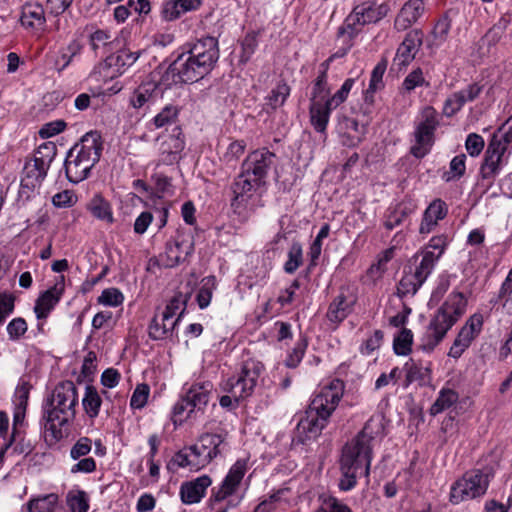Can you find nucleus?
<instances>
[{
    "label": "nucleus",
    "mask_w": 512,
    "mask_h": 512,
    "mask_svg": "<svg viewBox=\"0 0 512 512\" xmlns=\"http://www.w3.org/2000/svg\"><path fill=\"white\" fill-rule=\"evenodd\" d=\"M219 57L218 39L213 36L185 43L159 82H143L134 91L130 100L132 106L141 108L146 103H155L172 84H192L202 80L214 70Z\"/></svg>",
    "instance_id": "obj_1"
},
{
    "label": "nucleus",
    "mask_w": 512,
    "mask_h": 512,
    "mask_svg": "<svg viewBox=\"0 0 512 512\" xmlns=\"http://www.w3.org/2000/svg\"><path fill=\"white\" fill-rule=\"evenodd\" d=\"M381 425L373 419L368 420L357 436L342 449L340 458L341 478L339 489L350 491L357 484V477H368L372 460L371 442L375 438L374 431H380Z\"/></svg>",
    "instance_id": "obj_2"
},
{
    "label": "nucleus",
    "mask_w": 512,
    "mask_h": 512,
    "mask_svg": "<svg viewBox=\"0 0 512 512\" xmlns=\"http://www.w3.org/2000/svg\"><path fill=\"white\" fill-rule=\"evenodd\" d=\"M344 388L342 380L334 379L312 399L296 426L295 439L298 443L305 445L321 435L343 396Z\"/></svg>",
    "instance_id": "obj_3"
},
{
    "label": "nucleus",
    "mask_w": 512,
    "mask_h": 512,
    "mask_svg": "<svg viewBox=\"0 0 512 512\" xmlns=\"http://www.w3.org/2000/svg\"><path fill=\"white\" fill-rule=\"evenodd\" d=\"M77 404V388L72 381L65 380L55 386L42 406L41 421L44 423L46 438L58 442L64 437L62 428L75 419Z\"/></svg>",
    "instance_id": "obj_4"
},
{
    "label": "nucleus",
    "mask_w": 512,
    "mask_h": 512,
    "mask_svg": "<svg viewBox=\"0 0 512 512\" xmlns=\"http://www.w3.org/2000/svg\"><path fill=\"white\" fill-rule=\"evenodd\" d=\"M103 151L102 136L98 131H89L67 152L64 160L66 178L78 184L86 180L92 168L100 161Z\"/></svg>",
    "instance_id": "obj_5"
},
{
    "label": "nucleus",
    "mask_w": 512,
    "mask_h": 512,
    "mask_svg": "<svg viewBox=\"0 0 512 512\" xmlns=\"http://www.w3.org/2000/svg\"><path fill=\"white\" fill-rule=\"evenodd\" d=\"M466 306L467 299L462 292L451 293L430 320L420 349L428 353L432 352L464 314Z\"/></svg>",
    "instance_id": "obj_6"
},
{
    "label": "nucleus",
    "mask_w": 512,
    "mask_h": 512,
    "mask_svg": "<svg viewBox=\"0 0 512 512\" xmlns=\"http://www.w3.org/2000/svg\"><path fill=\"white\" fill-rule=\"evenodd\" d=\"M437 256L433 251L419 250L404 267L403 276L397 285L396 295L403 299L407 295H415L431 275L437 264Z\"/></svg>",
    "instance_id": "obj_7"
},
{
    "label": "nucleus",
    "mask_w": 512,
    "mask_h": 512,
    "mask_svg": "<svg viewBox=\"0 0 512 512\" xmlns=\"http://www.w3.org/2000/svg\"><path fill=\"white\" fill-rule=\"evenodd\" d=\"M264 366L261 362L248 359L243 362L237 377H230L224 384L223 390L233 397L244 400L250 397L257 385Z\"/></svg>",
    "instance_id": "obj_8"
},
{
    "label": "nucleus",
    "mask_w": 512,
    "mask_h": 512,
    "mask_svg": "<svg viewBox=\"0 0 512 512\" xmlns=\"http://www.w3.org/2000/svg\"><path fill=\"white\" fill-rule=\"evenodd\" d=\"M212 384L202 383L192 385L185 395L176 402L173 408L174 422H182L184 419L197 417L199 412L203 413L210 399Z\"/></svg>",
    "instance_id": "obj_9"
},
{
    "label": "nucleus",
    "mask_w": 512,
    "mask_h": 512,
    "mask_svg": "<svg viewBox=\"0 0 512 512\" xmlns=\"http://www.w3.org/2000/svg\"><path fill=\"white\" fill-rule=\"evenodd\" d=\"M489 485V473L482 470L467 472L451 487L450 502L459 504L467 499H474L484 495Z\"/></svg>",
    "instance_id": "obj_10"
},
{
    "label": "nucleus",
    "mask_w": 512,
    "mask_h": 512,
    "mask_svg": "<svg viewBox=\"0 0 512 512\" xmlns=\"http://www.w3.org/2000/svg\"><path fill=\"white\" fill-rule=\"evenodd\" d=\"M276 155L268 148L254 150L247 155L241 164L240 170L246 176L255 180L261 186L266 184L268 171Z\"/></svg>",
    "instance_id": "obj_11"
},
{
    "label": "nucleus",
    "mask_w": 512,
    "mask_h": 512,
    "mask_svg": "<svg viewBox=\"0 0 512 512\" xmlns=\"http://www.w3.org/2000/svg\"><path fill=\"white\" fill-rule=\"evenodd\" d=\"M505 152L506 148L502 146L496 136H492L480 166V176L482 180H488L487 187L491 186L494 178L500 172Z\"/></svg>",
    "instance_id": "obj_12"
},
{
    "label": "nucleus",
    "mask_w": 512,
    "mask_h": 512,
    "mask_svg": "<svg viewBox=\"0 0 512 512\" xmlns=\"http://www.w3.org/2000/svg\"><path fill=\"white\" fill-rule=\"evenodd\" d=\"M423 36V32L419 29L409 31L397 49L393 66H397L399 70L408 66L421 47Z\"/></svg>",
    "instance_id": "obj_13"
},
{
    "label": "nucleus",
    "mask_w": 512,
    "mask_h": 512,
    "mask_svg": "<svg viewBox=\"0 0 512 512\" xmlns=\"http://www.w3.org/2000/svg\"><path fill=\"white\" fill-rule=\"evenodd\" d=\"M138 59V54L129 50H119L116 54L106 56L100 64V73L107 78L122 75L126 67L131 66Z\"/></svg>",
    "instance_id": "obj_14"
},
{
    "label": "nucleus",
    "mask_w": 512,
    "mask_h": 512,
    "mask_svg": "<svg viewBox=\"0 0 512 512\" xmlns=\"http://www.w3.org/2000/svg\"><path fill=\"white\" fill-rule=\"evenodd\" d=\"M212 480L208 475H202L194 480L183 482L180 487V498L184 504L199 503L205 496L206 489Z\"/></svg>",
    "instance_id": "obj_15"
},
{
    "label": "nucleus",
    "mask_w": 512,
    "mask_h": 512,
    "mask_svg": "<svg viewBox=\"0 0 512 512\" xmlns=\"http://www.w3.org/2000/svg\"><path fill=\"white\" fill-rule=\"evenodd\" d=\"M509 25V20L501 17L477 42V53L480 57L490 55L494 48L504 36Z\"/></svg>",
    "instance_id": "obj_16"
},
{
    "label": "nucleus",
    "mask_w": 512,
    "mask_h": 512,
    "mask_svg": "<svg viewBox=\"0 0 512 512\" xmlns=\"http://www.w3.org/2000/svg\"><path fill=\"white\" fill-rule=\"evenodd\" d=\"M389 10L388 4H377L375 1H364L353 8V12L364 26L379 22L388 14Z\"/></svg>",
    "instance_id": "obj_17"
},
{
    "label": "nucleus",
    "mask_w": 512,
    "mask_h": 512,
    "mask_svg": "<svg viewBox=\"0 0 512 512\" xmlns=\"http://www.w3.org/2000/svg\"><path fill=\"white\" fill-rule=\"evenodd\" d=\"M260 187H262L260 184L240 170V173L231 184V190L234 195L231 203L232 206L247 202Z\"/></svg>",
    "instance_id": "obj_18"
},
{
    "label": "nucleus",
    "mask_w": 512,
    "mask_h": 512,
    "mask_svg": "<svg viewBox=\"0 0 512 512\" xmlns=\"http://www.w3.org/2000/svg\"><path fill=\"white\" fill-rule=\"evenodd\" d=\"M448 208L441 199L433 200L423 213L422 221L419 227L420 234H428L434 230L438 221L446 217Z\"/></svg>",
    "instance_id": "obj_19"
},
{
    "label": "nucleus",
    "mask_w": 512,
    "mask_h": 512,
    "mask_svg": "<svg viewBox=\"0 0 512 512\" xmlns=\"http://www.w3.org/2000/svg\"><path fill=\"white\" fill-rule=\"evenodd\" d=\"M424 12L423 0L407 1L394 21V27L398 31H404L415 23Z\"/></svg>",
    "instance_id": "obj_20"
},
{
    "label": "nucleus",
    "mask_w": 512,
    "mask_h": 512,
    "mask_svg": "<svg viewBox=\"0 0 512 512\" xmlns=\"http://www.w3.org/2000/svg\"><path fill=\"white\" fill-rule=\"evenodd\" d=\"M64 288H57V285L47 289L37 298L34 312L37 319H46L61 299Z\"/></svg>",
    "instance_id": "obj_21"
},
{
    "label": "nucleus",
    "mask_w": 512,
    "mask_h": 512,
    "mask_svg": "<svg viewBox=\"0 0 512 512\" xmlns=\"http://www.w3.org/2000/svg\"><path fill=\"white\" fill-rule=\"evenodd\" d=\"M354 304L355 299H348L343 292L339 293L328 307L327 319L334 324L341 323L352 313Z\"/></svg>",
    "instance_id": "obj_22"
},
{
    "label": "nucleus",
    "mask_w": 512,
    "mask_h": 512,
    "mask_svg": "<svg viewBox=\"0 0 512 512\" xmlns=\"http://www.w3.org/2000/svg\"><path fill=\"white\" fill-rule=\"evenodd\" d=\"M434 133L435 129L418 124L414 132L416 144L410 148L411 155L417 159L424 158L434 143Z\"/></svg>",
    "instance_id": "obj_23"
},
{
    "label": "nucleus",
    "mask_w": 512,
    "mask_h": 512,
    "mask_svg": "<svg viewBox=\"0 0 512 512\" xmlns=\"http://www.w3.org/2000/svg\"><path fill=\"white\" fill-rule=\"evenodd\" d=\"M21 25L25 28H40L46 23L43 6L37 2H26L21 7Z\"/></svg>",
    "instance_id": "obj_24"
},
{
    "label": "nucleus",
    "mask_w": 512,
    "mask_h": 512,
    "mask_svg": "<svg viewBox=\"0 0 512 512\" xmlns=\"http://www.w3.org/2000/svg\"><path fill=\"white\" fill-rule=\"evenodd\" d=\"M335 109L328 106V102H313L309 106L310 123L318 133H325L331 111Z\"/></svg>",
    "instance_id": "obj_25"
},
{
    "label": "nucleus",
    "mask_w": 512,
    "mask_h": 512,
    "mask_svg": "<svg viewBox=\"0 0 512 512\" xmlns=\"http://www.w3.org/2000/svg\"><path fill=\"white\" fill-rule=\"evenodd\" d=\"M404 369L406 370L405 381L403 384L405 388L414 382H417L420 386H425L431 380L430 368L423 367L412 358L406 362Z\"/></svg>",
    "instance_id": "obj_26"
},
{
    "label": "nucleus",
    "mask_w": 512,
    "mask_h": 512,
    "mask_svg": "<svg viewBox=\"0 0 512 512\" xmlns=\"http://www.w3.org/2000/svg\"><path fill=\"white\" fill-rule=\"evenodd\" d=\"M86 209L98 220L109 224L114 222L111 204L102 194H95L86 204Z\"/></svg>",
    "instance_id": "obj_27"
},
{
    "label": "nucleus",
    "mask_w": 512,
    "mask_h": 512,
    "mask_svg": "<svg viewBox=\"0 0 512 512\" xmlns=\"http://www.w3.org/2000/svg\"><path fill=\"white\" fill-rule=\"evenodd\" d=\"M198 445L202 452L211 454L213 460L223 453L225 437L220 434L204 433L199 437Z\"/></svg>",
    "instance_id": "obj_28"
},
{
    "label": "nucleus",
    "mask_w": 512,
    "mask_h": 512,
    "mask_svg": "<svg viewBox=\"0 0 512 512\" xmlns=\"http://www.w3.org/2000/svg\"><path fill=\"white\" fill-rule=\"evenodd\" d=\"M40 185L34 183H25L21 180L20 188L18 191L17 205L19 207L27 208L39 204L40 200Z\"/></svg>",
    "instance_id": "obj_29"
},
{
    "label": "nucleus",
    "mask_w": 512,
    "mask_h": 512,
    "mask_svg": "<svg viewBox=\"0 0 512 512\" xmlns=\"http://www.w3.org/2000/svg\"><path fill=\"white\" fill-rule=\"evenodd\" d=\"M184 148V142L178 137L170 136L169 140L161 143V161L165 164H173L180 159V152Z\"/></svg>",
    "instance_id": "obj_30"
},
{
    "label": "nucleus",
    "mask_w": 512,
    "mask_h": 512,
    "mask_svg": "<svg viewBox=\"0 0 512 512\" xmlns=\"http://www.w3.org/2000/svg\"><path fill=\"white\" fill-rule=\"evenodd\" d=\"M101 404L102 399L97 389L93 385H87L82 405L89 418L93 419L99 415Z\"/></svg>",
    "instance_id": "obj_31"
},
{
    "label": "nucleus",
    "mask_w": 512,
    "mask_h": 512,
    "mask_svg": "<svg viewBox=\"0 0 512 512\" xmlns=\"http://www.w3.org/2000/svg\"><path fill=\"white\" fill-rule=\"evenodd\" d=\"M48 169L40 165L39 163H35V160L32 158L29 161H26L21 180L25 183H34L41 185L42 181L47 176Z\"/></svg>",
    "instance_id": "obj_32"
},
{
    "label": "nucleus",
    "mask_w": 512,
    "mask_h": 512,
    "mask_svg": "<svg viewBox=\"0 0 512 512\" xmlns=\"http://www.w3.org/2000/svg\"><path fill=\"white\" fill-rule=\"evenodd\" d=\"M246 469V460L238 459L222 481L225 488H229L235 493L245 475Z\"/></svg>",
    "instance_id": "obj_33"
},
{
    "label": "nucleus",
    "mask_w": 512,
    "mask_h": 512,
    "mask_svg": "<svg viewBox=\"0 0 512 512\" xmlns=\"http://www.w3.org/2000/svg\"><path fill=\"white\" fill-rule=\"evenodd\" d=\"M362 23L359 18L352 11L344 20V23L337 30V37L342 38L344 40H351L354 42V39L360 33L362 27Z\"/></svg>",
    "instance_id": "obj_34"
},
{
    "label": "nucleus",
    "mask_w": 512,
    "mask_h": 512,
    "mask_svg": "<svg viewBox=\"0 0 512 512\" xmlns=\"http://www.w3.org/2000/svg\"><path fill=\"white\" fill-rule=\"evenodd\" d=\"M290 91V86L284 80L279 81L276 87L273 88L266 97V105L269 106L271 110L275 111L277 108L284 105L290 95Z\"/></svg>",
    "instance_id": "obj_35"
},
{
    "label": "nucleus",
    "mask_w": 512,
    "mask_h": 512,
    "mask_svg": "<svg viewBox=\"0 0 512 512\" xmlns=\"http://www.w3.org/2000/svg\"><path fill=\"white\" fill-rule=\"evenodd\" d=\"M168 321H161L158 315H154L148 327V335L152 340L171 339L174 335L173 326L167 325Z\"/></svg>",
    "instance_id": "obj_36"
},
{
    "label": "nucleus",
    "mask_w": 512,
    "mask_h": 512,
    "mask_svg": "<svg viewBox=\"0 0 512 512\" xmlns=\"http://www.w3.org/2000/svg\"><path fill=\"white\" fill-rule=\"evenodd\" d=\"M259 32L250 31L246 33L240 42L241 52L239 54V63L245 65L248 63L258 47Z\"/></svg>",
    "instance_id": "obj_37"
},
{
    "label": "nucleus",
    "mask_w": 512,
    "mask_h": 512,
    "mask_svg": "<svg viewBox=\"0 0 512 512\" xmlns=\"http://www.w3.org/2000/svg\"><path fill=\"white\" fill-rule=\"evenodd\" d=\"M287 261L283 269L287 274H293L303 264V247L299 241H293L287 253Z\"/></svg>",
    "instance_id": "obj_38"
},
{
    "label": "nucleus",
    "mask_w": 512,
    "mask_h": 512,
    "mask_svg": "<svg viewBox=\"0 0 512 512\" xmlns=\"http://www.w3.org/2000/svg\"><path fill=\"white\" fill-rule=\"evenodd\" d=\"M458 393L452 389H442L436 401L430 407V414L435 416L450 408L458 401Z\"/></svg>",
    "instance_id": "obj_39"
},
{
    "label": "nucleus",
    "mask_w": 512,
    "mask_h": 512,
    "mask_svg": "<svg viewBox=\"0 0 512 512\" xmlns=\"http://www.w3.org/2000/svg\"><path fill=\"white\" fill-rule=\"evenodd\" d=\"M57 155V146L54 142L47 141L41 144L35 151L33 159L49 170L51 163Z\"/></svg>",
    "instance_id": "obj_40"
},
{
    "label": "nucleus",
    "mask_w": 512,
    "mask_h": 512,
    "mask_svg": "<svg viewBox=\"0 0 512 512\" xmlns=\"http://www.w3.org/2000/svg\"><path fill=\"white\" fill-rule=\"evenodd\" d=\"M413 333L410 329L402 327L393 340V350L396 355L406 356L411 353Z\"/></svg>",
    "instance_id": "obj_41"
},
{
    "label": "nucleus",
    "mask_w": 512,
    "mask_h": 512,
    "mask_svg": "<svg viewBox=\"0 0 512 512\" xmlns=\"http://www.w3.org/2000/svg\"><path fill=\"white\" fill-rule=\"evenodd\" d=\"M112 36L105 30L98 29L89 37L92 50L97 54L100 49L103 53H109L113 50L114 41Z\"/></svg>",
    "instance_id": "obj_42"
},
{
    "label": "nucleus",
    "mask_w": 512,
    "mask_h": 512,
    "mask_svg": "<svg viewBox=\"0 0 512 512\" xmlns=\"http://www.w3.org/2000/svg\"><path fill=\"white\" fill-rule=\"evenodd\" d=\"M216 288L215 276L204 277L201 281V287L197 293L196 301L200 309H205L211 302L213 290Z\"/></svg>",
    "instance_id": "obj_43"
},
{
    "label": "nucleus",
    "mask_w": 512,
    "mask_h": 512,
    "mask_svg": "<svg viewBox=\"0 0 512 512\" xmlns=\"http://www.w3.org/2000/svg\"><path fill=\"white\" fill-rule=\"evenodd\" d=\"M190 293L177 292L167 303L161 315V321H170L183 305H187Z\"/></svg>",
    "instance_id": "obj_44"
},
{
    "label": "nucleus",
    "mask_w": 512,
    "mask_h": 512,
    "mask_svg": "<svg viewBox=\"0 0 512 512\" xmlns=\"http://www.w3.org/2000/svg\"><path fill=\"white\" fill-rule=\"evenodd\" d=\"M58 503V496L54 493L32 499L28 502L29 512H53Z\"/></svg>",
    "instance_id": "obj_45"
},
{
    "label": "nucleus",
    "mask_w": 512,
    "mask_h": 512,
    "mask_svg": "<svg viewBox=\"0 0 512 512\" xmlns=\"http://www.w3.org/2000/svg\"><path fill=\"white\" fill-rule=\"evenodd\" d=\"M66 501L71 512H87L89 509L88 495L83 490L68 492Z\"/></svg>",
    "instance_id": "obj_46"
},
{
    "label": "nucleus",
    "mask_w": 512,
    "mask_h": 512,
    "mask_svg": "<svg viewBox=\"0 0 512 512\" xmlns=\"http://www.w3.org/2000/svg\"><path fill=\"white\" fill-rule=\"evenodd\" d=\"M330 95V88L328 85V78H324V75H318L313 82L310 103L313 102H325Z\"/></svg>",
    "instance_id": "obj_47"
},
{
    "label": "nucleus",
    "mask_w": 512,
    "mask_h": 512,
    "mask_svg": "<svg viewBox=\"0 0 512 512\" xmlns=\"http://www.w3.org/2000/svg\"><path fill=\"white\" fill-rule=\"evenodd\" d=\"M179 108L175 105H166L154 118L153 123L156 128H162L176 121Z\"/></svg>",
    "instance_id": "obj_48"
},
{
    "label": "nucleus",
    "mask_w": 512,
    "mask_h": 512,
    "mask_svg": "<svg viewBox=\"0 0 512 512\" xmlns=\"http://www.w3.org/2000/svg\"><path fill=\"white\" fill-rule=\"evenodd\" d=\"M307 346V338L305 336H301V338L295 344V347L292 349L287 359L285 360V365L289 368H296L300 364L306 352Z\"/></svg>",
    "instance_id": "obj_49"
},
{
    "label": "nucleus",
    "mask_w": 512,
    "mask_h": 512,
    "mask_svg": "<svg viewBox=\"0 0 512 512\" xmlns=\"http://www.w3.org/2000/svg\"><path fill=\"white\" fill-rule=\"evenodd\" d=\"M187 449L191 458L192 469L194 470L204 468L212 461L211 454L202 452L198 444L191 445Z\"/></svg>",
    "instance_id": "obj_50"
},
{
    "label": "nucleus",
    "mask_w": 512,
    "mask_h": 512,
    "mask_svg": "<svg viewBox=\"0 0 512 512\" xmlns=\"http://www.w3.org/2000/svg\"><path fill=\"white\" fill-rule=\"evenodd\" d=\"M354 84V78H347L342 84L341 88L335 94L326 99L328 106L337 108L340 104H342L347 99Z\"/></svg>",
    "instance_id": "obj_51"
},
{
    "label": "nucleus",
    "mask_w": 512,
    "mask_h": 512,
    "mask_svg": "<svg viewBox=\"0 0 512 512\" xmlns=\"http://www.w3.org/2000/svg\"><path fill=\"white\" fill-rule=\"evenodd\" d=\"M150 387L146 383L138 384L130 399V406L133 409H142L148 400Z\"/></svg>",
    "instance_id": "obj_52"
},
{
    "label": "nucleus",
    "mask_w": 512,
    "mask_h": 512,
    "mask_svg": "<svg viewBox=\"0 0 512 512\" xmlns=\"http://www.w3.org/2000/svg\"><path fill=\"white\" fill-rule=\"evenodd\" d=\"M410 211L407 208L397 207L389 211L384 221V226L387 230H393L400 226L404 219L409 215Z\"/></svg>",
    "instance_id": "obj_53"
},
{
    "label": "nucleus",
    "mask_w": 512,
    "mask_h": 512,
    "mask_svg": "<svg viewBox=\"0 0 512 512\" xmlns=\"http://www.w3.org/2000/svg\"><path fill=\"white\" fill-rule=\"evenodd\" d=\"M7 333L11 341L19 340L28 329L27 322L22 317L12 319L7 325Z\"/></svg>",
    "instance_id": "obj_54"
},
{
    "label": "nucleus",
    "mask_w": 512,
    "mask_h": 512,
    "mask_svg": "<svg viewBox=\"0 0 512 512\" xmlns=\"http://www.w3.org/2000/svg\"><path fill=\"white\" fill-rule=\"evenodd\" d=\"M123 300L124 296L117 288H107L103 290L98 298L99 303L112 307L122 304Z\"/></svg>",
    "instance_id": "obj_55"
},
{
    "label": "nucleus",
    "mask_w": 512,
    "mask_h": 512,
    "mask_svg": "<svg viewBox=\"0 0 512 512\" xmlns=\"http://www.w3.org/2000/svg\"><path fill=\"white\" fill-rule=\"evenodd\" d=\"M315 512H353L349 506L336 497L329 496L322 500L321 506Z\"/></svg>",
    "instance_id": "obj_56"
},
{
    "label": "nucleus",
    "mask_w": 512,
    "mask_h": 512,
    "mask_svg": "<svg viewBox=\"0 0 512 512\" xmlns=\"http://www.w3.org/2000/svg\"><path fill=\"white\" fill-rule=\"evenodd\" d=\"M183 15L180 10L177 0H168L162 4L161 18L166 22H171L179 19Z\"/></svg>",
    "instance_id": "obj_57"
},
{
    "label": "nucleus",
    "mask_w": 512,
    "mask_h": 512,
    "mask_svg": "<svg viewBox=\"0 0 512 512\" xmlns=\"http://www.w3.org/2000/svg\"><path fill=\"white\" fill-rule=\"evenodd\" d=\"M448 245V238L446 235H437L432 237L428 244L424 246L421 250L433 251V254L437 256V260L441 258L446 247Z\"/></svg>",
    "instance_id": "obj_58"
},
{
    "label": "nucleus",
    "mask_w": 512,
    "mask_h": 512,
    "mask_svg": "<svg viewBox=\"0 0 512 512\" xmlns=\"http://www.w3.org/2000/svg\"><path fill=\"white\" fill-rule=\"evenodd\" d=\"M388 60L386 57H382V59L377 63L371 73V78L369 81V85L371 87H375L377 89H382L384 87L383 84V75L387 69Z\"/></svg>",
    "instance_id": "obj_59"
},
{
    "label": "nucleus",
    "mask_w": 512,
    "mask_h": 512,
    "mask_svg": "<svg viewBox=\"0 0 512 512\" xmlns=\"http://www.w3.org/2000/svg\"><path fill=\"white\" fill-rule=\"evenodd\" d=\"M246 149V142L244 140H235L231 142L227 151L223 155V160L226 163L237 161L242 156Z\"/></svg>",
    "instance_id": "obj_60"
},
{
    "label": "nucleus",
    "mask_w": 512,
    "mask_h": 512,
    "mask_svg": "<svg viewBox=\"0 0 512 512\" xmlns=\"http://www.w3.org/2000/svg\"><path fill=\"white\" fill-rule=\"evenodd\" d=\"M485 142L481 135L470 133L465 141V148L471 157L478 156L484 149Z\"/></svg>",
    "instance_id": "obj_61"
},
{
    "label": "nucleus",
    "mask_w": 512,
    "mask_h": 512,
    "mask_svg": "<svg viewBox=\"0 0 512 512\" xmlns=\"http://www.w3.org/2000/svg\"><path fill=\"white\" fill-rule=\"evenodd\" d=\"M92 449V441L88 437L79 438L70 450V457L78 460L90 453Z\"/></svg>",
    "instance_id": "obj_62"
},
{
    "label": "nucleus",
    "mask_w": 512,
    "mask_h": 512,
    "mask_svg": "<svg viewBox=\"0 0 512 512\" xmlns=\"http://www.w3.org/2000/svg\"><path fill=\"white\" fill-rule=\"evenodd\" d=\"M15 307V297L12 294H0V326L4 324L6 318L13 312Z\"/></svg>",
    "instance_id": "obj_63"
},
{
    "label": "nucleus",
    "mask_w": 512,
    "mask_h": 512,
    "mask_svg": "<svg viewBox=\"0 0 512 512\" xmlns=\"http://www.w3.org/2000/svg\"><path fill=\"white\" fill-rule=\"evenodd\" d=\"M67 124L64 120H55L44 124L39 130V136L43 139L53 137L66 128Z\"/></svg>",
    "instance_id": "obj_64"
}]
</instances>
